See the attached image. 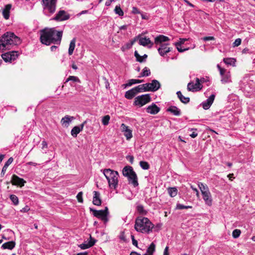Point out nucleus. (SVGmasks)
<instances>
[{
    "label": "nucleus",
    "instance_id": "1",
    "mask_svg": "<svg viewBox=\"0 0 255 255\" xmlns=\"http://www.w3.org/2000/svg\"><path fill=\"white\" fill-rule=\"evenodd\" d=\"M63 35V31H57L55 27L45 28L40 31V41L42 44L60 45Z\"/></svg>",
    "mask_w": 255,
    "mask_h": 255
},
{
    "label": "nucleus",
    "instance_id": "2",
    "mask_svg": "<svg viewBox=\"0 0 255 255\" xmlns=\"http://www.w3.org/2000/svg\"><path fill=\"white\" fill-rule=\"evenodd\" d=\"M154 227V225L146 217L139 216L135 219L134 228L137 232L149 234Z\"/></svg>",
    "mask_w": 255,
    "mask_h": 255
},
{
    "label": "nucleus",
    "instance_id": "3",
    "mask_svg": "<svg viewBox=\"0 0 255 255\" xmlns=\"http://www.w3.org/2000/svg\"><path fill=\"white\" fill-rule=\"evenodd\" d=\"M20 43V38L13 33L7 32L0 37V50L10 49L13 46Z\"/></svg>",
    "mask_w": 255,
    "mask_h": 255
},
{
    "label": "nucleus",
    "instance_id": "4",
    "mask_svg": "<svg viewBox=\"0 0 255 255\" xmlns=\"http://www.w3.org/2000/svg\"><path fill=\"white\" fill-rule=\"evenodd\" d=\"M106 178L111 189H116L118 186L119 174L118 171L110 168L101 170Z\"/></svg>",
    "mask_w": 255,
    "mask_h": 255
},
{
    "label": "nucleus",
    "instance_id": "5",
    "mask_svg": "<svg viewBox=\"0 0 255 255\" xmlns=\"http://www.w3.org/2000/svg\"><path fill=\"white\" fill-rule=\"evenodd\" d=\"M123 174L128 178L129 183L132 184L134 187L138 185L136 174L131 166H125L123 169Z\"/></svg>",
    "mask_w": 255,
    "mask_h": 255
},
{
    "label": "nucleus",
    "instance_id": "6",
    "mask_svg": "<svg viewBox=\"0 0 255 255\" xmlns=\"http://www.w3.org/2000/svg\"><path fill=\"white\" fill-rule=\"evenodd\" d=\"M57 1V0H42L43 12L45 15L50 16L55 11Z\"/></svg>",
    "mask_w": 255,
    "mask_h": 255
},
{
    "label": "nucleus",
    "instance_id": "7",
    "mask_svg": "<svg viewBox=\"0 0 255 255\" xmlns=\"http://www.w3.org/2000/svg\"><path fill=\"white\" fill-rule=\"evenodd\" d=\"M90 211L93 212V215L101 219L105 223L108 221V216L109 215L108 208L106 207L104 210H97L90 208Z\"/></svg>",
    "mask_w": 255,
    "mask_h": 255
},
{
    "label": "nucleus",
    "instance_id": "8",
    "mask_svg": "<svg viewBox=\"0 0 255 255\" xmlns=\"http://www.w3.org/2000/svg\"><path fill=\"white\" fill-rule=\"evenodd\" d=\"M151 101V97L148 94H144L136 97L134 99L133 105L138 107H141Z\"/></svg>",
    "mask_w": 255,
    "mask_h": 255
},
{
    "label": "nucleus",
    "instance_id": "9",
    "mask_svg": "<svg viewBox=\"0 0 255 255\" xmlns=\"http://www.w3.org/2000/svg\"><path fill=\"white\" fill-rule=\"evenodd\" d=\"M217 68L221 76V81L222 83L226 84L231 82L232 80L230 71L221 68L219 64L217 65Z\"/></svg>",
    "mask_w": 255,
    "mask_h": 255
},
{
    "label": "nucleus",
    "instance_id": "10",
    "mask_svg": "<svg viewBox=\"0 0 255 255\" xmlns=\"http://www.w3.org/2000/svg\"><path fill=\"white\" fill-rule=\"evenodd\" d=\"M70 18V15L64 10H59L56 14L55 16L52 18L53 20L61 21L68 19Z\"/></svg>",
    "mask_w": 255,
    "mask_h": 255
},
{
    "label": "nucleus",
    "instance_id": "11",
    "mask_svg": "<svg viewBox=\"0 0 255 255\" xmlns=\"http://www.w3.org/2000/svg\"><path fill=\"white\" fill-rule=\"evenodd\" d=\"M121 129L127 140H129L132 137V130L125 124H122Z\"/></svg>",
    "mask_w": 255,
    "mask_h": 255
},
{
    "label": "nucleus",
    "instance_id": "12",
    "mask_svg": "<svg viewBox=\"0 0 255 255\" xmlns=\"http://www.w3.org/2000/svg\"><path fill=\"white\" fill-rule=\"evenodd\" d=\"M11 183L13 185L22 187L26 183V181H25L23 179L20 178L16 175L13 174L11 177Z\"/></svg>",
    "mask_w": 255,
    "mask_h": 255
},
{
    "label": "nucleus",
    "instance_id": "13",
    "mask_svg": "<svg viewBox=\"0 0 255 255\" xmlns=\"http://www.w3.org/2000/svg\"><path fill=\"white\" fill-rule=\"evenodd\" d=\"M169 44L168 43L161 44L159 45L157 50L160 56L164 57L167 53L171 51V48L167 46Z\"/></svg>",
    "mask_w": 255,
    "mask_h": 255
},
{
    "label": "nucleus",
    "instance_id": "14",
    "mask_svg": "<svg viewBox=\"0 0 255 255\" xmlns=\"http://www.w3.org/2000/svg\"><path fill=\"white\" fill-rule=\"evenodd\" d=\"M146 84L149 91L155 92L160 88V84L156 80H153L151 83Z\"/></svg>",
    "mask_w": 255,
    "mask_h": 255
},
{
    "label": "nucleus",
    "instance_id": "15",
    "mask_svg": "<svg viewBox=\"0 0 255 255\" xmlns=\"http://www.w3.org/2000/svg\"><path fill=\"white\" fill-rule=\"evenodd\" d=\"M138 43L139 45L143 46H147L150 48L153 45V43L150 40L149 38L146 37H140L139 39Z\"/></svg>",
    "mask_w": 255,
    "mask_h": 255
},
{
    "label": "nucleus",
    "instance_id": "16",
    "mask_svg": "<svg viewBox=\"0 0 255 255\" xmlns=\"http://www.w3.org/2000/svg\"><path fill=\"white\" fill-rule=\"evenodd\" d=\"M215 97V95L212 94L205 101L202 103L201 105L204 110H208L210 108L214 101Z\"/></svg>",
    "mask_w": 255,
    "mask_h": 255
},
{
    "label": "nucleus",
    "instance_id": "17",
    "mask_svg": "<svg viewBox=\"0 0 255 255\" xmlns=\"http://www.w3.org/2000/svg\"><path fill=\"white\" fill-rule=\"evenodd\" d=\"M202 195L206 205L211 206L212 205L213 200L210 191L207 192H204L202 194Z\"/></svg>",
    "mask_w": 255,
    "mask_h": 255
},
{
    "label": "nucleus",
    "instance_id": "18",
    "mask_svg": "<svg viewBox=\"0 0 255 255\" xmlns=\"http://www.w3.org/2000/svg\"><path fill=\"white\" fill-rule=\"evenodd\" d=\"M160 108L155 105L154 103H152L151 105L148 106L146 108V112L152 115L157 114L160 111Z\"/></svg>",
    "mask_w": 255,
    "mask_h": 255
},
{
    "label": "nucleus",
    "instance_id": "19",
    "mask_svg": "<svg viewBox=\"0 0 255 255\" xmlns=\"http://www.w3.org/2000/svg\"><path fill=\"white\" fill-rule=\"evenodd\" d=\"M169 40L168 37L163 35H159L156 36L154 39V43L156 45H160L163 44V42Z\"/></svg>",
    "mask_w": 255,
    "mask_h": 255
},
{
    "label": "nucleus",
    "instance_id": "20",
    "mask_svg": "<svg viewBox=\"0 0 255 255\" xmlns=\"http://www.w3.org/2000/svg\"><path fill=\"white\" fill-rule=\"evenodd\" d=\"M137 94L138 92L135 87H134L131 89L126 92L125 97L128 100H131Z\"/></svg>",
    "mask_w": 255,
    "mask_h": 255
},
{
    "label": "nucleus",
    "instance_id": "21",
    "mask_svg": "<svg viewBox=\"0 0 255 255\" xmlns=\"http://www.w3.org/2000/svg\"><path fill=\"white\" fill-rule=\"evenodd\" d=\"M93 196V203L96 206H100L101 204V200L100 199V193L98 191H94Z\"/></svg>",
    "mask_w": 255,
    "mask_h": 255
},
{
    "label": "nucleus",
    "instance_id": "22",
    "mask_svg": "<svg viewBox=\"0 0 255 255\" xmlns=\"http://www.w3.org/2000/svg\"><path fill=\"white\" fill-rule=\"evenodd\" d=\"M83 129V125L79 126L74 127L71 131V135L74 137H77L78 133H79Z\"/></svg>",
    "mask_w": 255,
    "mask_h": 255
},
{
    "label": "nucleus",
    "instance_id": "23",
    "mask_svg": "<svg viewBox=\"0 0 255 255\" xmlns=\"http://www.w3.org/2000/svg\"><path fill=\"white\" fill-rule=\"evenodd\" d=\"M11 8L10 4H6L2 10V15L5 19H8L9 17L10 10Z\"/></svg>",
    "mask_w": 255,
    "mask_h": 255
},
{
    "label": "nucleus",
    "instance_id": "24",
    "mask_svg": "<svg viewBox=\"0 0 255 255\" xmlns=\"http://www.w3.org/2000/svg\"><path fill=\"white\" fill-rule=\"evenodd\" d=\"M74 119V118L73 117L66 115L62 119L61 123L63 126L67 127L69 126V123Z\"/></svg>",
    "mask_w": 255,
    "mask_h": 255
},
{
    "label": "nucleus",
    "instance_id": "25",
    "mask_svg": "<svg viewBox=\"0 0 255 255\" xmlns=\"http://www.w3.org/2000/svg\"><path fill=\"white\" fill-rule=\"evenodd\" d=\"M137 39V37H135L133 39L131 40L129 42L127 43L124 45L122 46L121 47V50L122 51L124 52L126 50L131 48L133 45V44L136 41Z\"/></svg>",
    "mask_w": 255,
    "mask_h": 255
},
{
    "label": "nucleus",
    "instance_id": "26",
    "mask_svg": "<svg viewBox=\"0 0 255 255\" xmlns=\"http://www.w3.org/2000/svg\"><path fill=\"white\" fill-rule=\"evenodd\" d=\"M167 111L170 112L174 116H178L181 115L180 110L176 106H170L167 109Z\"/></svg>",
    "mask_w": 255,
    "mask_h": 255
},
{
    "label": "nucleus",
    "instance_id": "27",
    "mask_svg": "<svg viewBox=\"0 0 255 255\" xmlns=\"http://www.w3.org/2000/svg\"><path fill=\"white\" fill-rule=\"evenodd\" d=\"M15 246V243L14 241H9L3 244L1 248L3 249H8L11 250Z\"/></svg>",
    "mask_w": 255,
    "mask_h": 255
},
{
    "label": "nucleus",
    "instance_id": "28",
    "mask_svg": "<svg viewBox=\"0 0 255 255\" xmlns=\"http://www.w3.org/2000/svg\"><path fill=\"white\" fill-rule=\"evenodd\" d=\"M13 159L12 157H10L7 161L5 163L4 166H3L1 172L0 173L1 177H3L5 173L7 170L8 166L12 162Z\"/></svg>",
    "mask_w": 255,
    "mask_h": 255
},
{
    "label": "nucleus",
    "instance_id": "29",
    "mask_svg": "<svg viewBox=\"0 0 255 255\" xmlns=\"http://www.w3.org/2000/svg\"><path fill=\"white\" fill-rule=\"evenodd\" d=\"M176 94L178 98L182 103L184 104H187L190 102V98L189 97H184L180 91L177 92Z\"/></svg>",
    "mask_w": 255,
    "mask_h": 255
},
{
    "label": "nucleus",
    "instance_id": "30",
    "mask_svg": "<svg viewBox=\"0 0 255 255\" xmlns=\"http://www.w3.org/2000/svg\"><path fill=\"white\" fill-rule=\"evenodd\" d=\"M147 84H144L139 85L136 87H135L138 93L143 92L149 91L148 87L146 86Z\"/></svg>",
    "mask_w": 255,
    "mask_h": 255
},
{
    "label": "nucleus",
    "instance_id": "31",
    "mask_svg": "<svg viewBox=\"0 0 255 255\" xmlns=\"http://www.w3.org/2000/svg\"><path fill=\"white\" fill-rule=\"evenodd\" d=\"M142 82H143V80L132 79L129 80L128 83H127L126 84H124L123 86H124L125 88H126L127 87L131 86L132 85L135 84L141 83Z\"/></svg>",
    "mask_w": 255,
    "mask_h": 255
},
{
    "label": "nucleus",
    "instance_id": "32",
    "mask_svg": "<svg viewBox=\"0 0 255 255\" xmlns=\"http://www.w3.org/2000/svg\"><path fill=\"white\" fill-rule=\"evenodd\" d=\"M76 38H74L70 43L69 47L68 49V54L69 55H71L74 50L75 47Z\"/></svg>",
    "mask_w": 255,
    "mask_h": 255
},
{
    "label": "nucleus",
    "instance_id": "33",
    "mask_svg": "<svg viewBox=\"0 0 255 255\" xmlns=\"http://www.w3.org/2000/svg\"><path fill=\"white\" fill-rule=\"evenodd\" d=\"M198 186L201 192V194L203 193L204 192H207L209 191L208 186L203 183L198 182Z\"/></svg>",
    "mask_w": 255,
    "mask_h": 255
},
{
    "label": "nucleus",
    "instance_id": "34",
    "mask_svg": "<svg viewBox=\"0 0 255 255\" xmlns=\"http://www.w3.org/2000/svg\"><path fill=\"white\" fill-rule=\"evenodd\" d=\"M168 193L170 197H175L178 192L177 189L176 187H169L167 189Z\"/></svg>",
    "mask_w": 255,
    "mask_h": 255
},
{
    "label": "nucleus",
    "instance_id": "35",
    "mask_svg": "<svg viewBox=\"0 0 255 255\" xmlns=\"http://www.w3.org/2000/svg\"><path fill=\"white\" fill-rule=\"evenodd\" d=\"M155 251V244L152 242L148 247L146 253L149 255H153Z\"/></svg>",
    "mask_w": 255,
    "mask_h": 255
},
{
    "label": "nucleus",
    "instance_id": "36",
    "mask_svg": "<svg viewBox=\"0 0 255 255\" xmlns=\"http://www.w3.org/2000/svg\"><path fill=\"white\" fill-rule=\"evenodd\" d=\"M150 69L147 67H145L142 70V72L141 73L140 75L138 77L140 78L142 77H147L150 75Z\"/></svg>",
    "mask_w": 255,
    "mask_h": 255
},
{
    "label": "nucleus",
    "instance_id": "37",
    "mask_svg": "<svg viewBox=\"0 0 255 255\" xmlns=\"http://www.w3.org/2000/svg\"><path fill=\"white\" fill-rule=\"evenodd\" d=\"M11 54L9 52L5 53L1 55V57L3 60L6 62H11Z\"/></svg>",
    "mask_w": 255,
    "mask_h": 255
},
{
    "label": "nucleus",
    "instance_id": "38",
    "mask_svg": "<svg viewBox=\"0 0 255 255\" xmlns=\"http://www.w3.org/2000/svg\"><path fill=\"white\" fill-rule=\"evenodd\" d=\"M187 90L189 91L195 92L198 91L196 86H195V84L193 82H189L187 85Z\"/></svg>",
    "mask_w": 255,
    "mask_h": 255
},
{
    "label": "nucleus",
    "instance_id": "39",
    "mask_svg": "<svg viewBox=\"0 0 255 255\" xmlns=\"http://www.w3.org/2000/svg\"><path fill=\"white\" fill-rule=\"evenodd\" d=\"M114 12H115L116 14L119 15L120 16H123L124 14V11L121 8L120 5H117L116 6L114 9Z\"/></svg>",
    "mask_w": 255,
    "mask_h": 255
},
{
    "label": "nucleus",
    "instance_id": "40",
    "mask_svg": "<svg viewBox=\"0 0 255 255\" xmlns=\"http://www.w3.org/2000/svg\"><path fill=\"white\" fill-rule=\"evenodd\" d=\"M192 206H185L180 203H177L175 207V209L176 210H182V209H191Z\"/></svg>",
    "mask_w": 255,
    "mask_h": 255
},
{
    "label": "nucleus",
    "instance_id": "41",
    "mask_svg": "<svg viewBox=\"0 0 255 255\" xmlns=\"http://www.w3.org/2000/svg\"><path fill=\"white\" fill-rule=\"evenodd\" d=\"M223 61L227 65L235 64L236 60L233 58H224Z\"/></svg>",
    "mask_w": 255,
    "mask_h": 255
},
{
    "label": "nucleus",
    "instance_id": "42",
    "mask_svg": "<svg viewBox=\"0 0 255 255\" xmlns=\"http://www.w3.org/2000/svg\"><path fill=\"white\" fill-rule=\"evenodd\" d=\"M94 245V243L91 242L90 243H87V244H85V243L82 244L79 246V247L81 249L85 250V249H88V248L93 246Z\"/></svg>",
    "mask_w": 255,
    "mask_h": 255
},
{
    "label": "nucleus",
    "instance_id": "43",
    "mask_svg": "<svg viewBox=\"0 0 255 255\" xmlns=\"http://www.w3.org/2000/svg\"><path fill=\"white\" fill-rule=\"evenodd\" d=\"M70 81H72L74 82L80 83V79L76 76H70L66 80L65 82H68Z\"/></svg>",
    "mask_w": 255,
    "mask_h": 255
},
{
    "label": "nucleus",
    "instance_id": "44",
    "mask_svg": "<svg viewBox=\"0 0 255 255\" xmlns=\"http://www.w3.org/2000/svg\"><path fill=\"white\" fill-rule=\"evenodd\" d=\"M139 165H140V167L143 169L147 170L149 168V165L146 161H140Z\"/></svg>",
    "mask_w": 255,
    "mask_h": 255
},
{
    "label": "nucleus",
    "instance_id": "45",
    "mask_svg": "<svg viewBox=\"0 0 255 255\" xmlns=\"http://www.w3.org/2000/svg\"><path fill=\"white\" fill-rule=\"evenodd\" d=\"M10 199L14 205H17L18 204V199L17 197L15 195H11L10 196Z\"/></svg>",
    "mask_w": 255,
    "mask_h": 255
},
{
    "label": "nucleus",
    "instance_id": "46",
    "mask_svg": "<svg viewBox=\"0 0 255 255\" xmlns=\"http://www.w3.org/2000/svg\"><path fill=\"white\" fill-rule=\"evenodd\" d=\"M110 119V117L109 115H106V116H104L102 120V124L104 126L108 125L109 123Z\"/></svg>",
    "mask_w": 255,
    "mask_h": 255
},
{
    "label": "nucleus",
    "instance_id": "47",
    "mask_svg": "<svg viewBox=\"0 0 255 255\" xmlns=\"http://www.w3.org/2000/svg\"><path fill=\"white\" fill-rule=\"evenodd\" d=\"M134 55V56L136 58V60L137 61H138L139 62H140V63L144 62V59H143V58H142V56H141L138 54V53L137 52V51H135Z\"/></svg>",
    "mask_w": 255,
    "mask_h": 255
},
{
    "label": "nucleus",
    "instance_id": "48",
    "mask_svg": "<svg viewBox=\"0 0 255 255\" xmlns=\"http://www.w3.org/2000/svg\"><path fill=\"white\" fill-rule=\"evenodd\" d=\"M241 234V232L239 229H235L233 231L232 236L235 239L239 238Z\"/></svg>",
    "mask_w": 255,
    "mask_h": 255
},
{
    "label": "nucleus",
    "instance_id": "49",
    "mask_svg": "<svg viewBox=\"0 0 255 255\" xmlns=\"http://www.w3.org/2000/svg\"><path fill=\"white\" fill-rule=\"evenodd\" d=\"M9 53H10L11 54L10 58H11V62L14 61V60H15L16 58L18 56V54H17V51H12L9 52Z\"/></svg>",
    "mask_w": 255,
    "mask_h": 255
},
{
    "label": "nucleus",
    "instance_id": "50",
    "mask_svg": "<svg viewBox=\"0 0 255 255\" xmlns=\"http://www.w3.org/2000/svg\"><path fill=\"white\" fill-rule=\"evenodd\" d=\"M137 211L140 214H145L146 212L144 210L143 206L141 205H139L137 206Z\"/></svg>",
    "mask_w": 255,
    "mask_h": 255
},
{
    "label": "nucleus",
    "instance_id": "51",
    "mask_svg": "<svg viewBox=\"0 0 255 255\" xmlns=\"http://www.w3.org/2000/svg\"><path fill=\"white\" fill-rule=\"evenodd\" d=\"M195 86L198 90H201L202 88L201 84L200 83V80L198 78H196V83L195 84Z\"/></svg>",
    "mask_w": 255,
    "mask_h": 255
},
{
    "label": "nucleus",
    "instance_id": "52",
    "mask_svg": "<svg viewBox=\"0 0 255 255\" xmlns=\"http://www.w3.org/2000/svg\"><path fill=\"white\" fill-rule=\"evenodd\" d=\"M82 195H83L82 192H79L78 193V194L76 196L78 202H80V203H83V198H82Z\"/></svg>",
    "mask_w": 255,
    "mask_h": 255
},
{
    "label": "nucleus",
    "instance_id": "53",
    "mask_svg": "<svg viewBox=\"0 0 255 255\" xmlns=\"http://www.w3.org/2000/svg\"><path fill=\"white\" fill-rule=\"evenodd\" d=\"M176 47V48L177 49V50L179 52H184L185 51H187L188 50L189 48H182V47H181V45H178V44H176L175 45Z\"/></svg>",
    "mask_w": 255,
    "mask_h": 255
},
{
    "label": "nucleus",
    "instance_id": "54",
    "mask_svg": "<svg viewBox=\"0 0 255 255\" xmlns=\"http://www.w3.org/2000/svg\"><path fill=\"white\" fill-rule=\"evenodd\" d=\"M242 40L241 38H237L234 42L233 45L234 47L239 46L241 44Z\"/></svg>",
    "mask_w": 255,
    "mask_h": 255
},
{
    "label": "nucleus",
    "instance_id": "55",
    "mask_svg": "<svg viewBox=\"0 0 255 255\" xmlns=\"http://www.w3.org/2000/svg\"><path fill=\"white\" fill-rule=\"evenodd\" d=\"M187 40L186 38H180L179 41L175 43V45L178 44V45H181L183 44Z\"/></svg>",
    "mask_w": 255,
    "mask_h": 255
},
{
    "label": "nucleus",
    "instance_id": "56",
    "mask_svg": "<svg viewBox=\"0 0 255 255\" xmlns=\"http://www.w3.org/2000/svg\"><path fill=\"white\" fill-rule=\"evenodd\" d=\"M203 40L204 41H207L208 40H215V38L213 36H206L203 38Z\"/></svg>",
    "mask_w": 255,
    "mask_h": 255
},
{
    "label": "nucleus",
    "instance_id": "57",
    "mask_svg": "<svg viewBox=\"0 0 255 255\" xmlns=\"http://www.w3.org/2000/svg\"><path fill=\"white\" fill-rule=\"evenodd\" d=\"M131 239L132 240V243L134 246L137 247V241L134 239L133 235H131Z\"/></svg>",
    "mask_w": 255,
    "mask_h": 255
},
{
    "label": "nucleus",
    "instance_id": "58",
    "mask_svg": "<svg viewBox=\"0 0 255 255\" xmlns=\"http://www.w3.org/2000/svg\"><path fill=\"white\" fill-rule=\"evenodd\" d=\"M127 160H128L131 164H132L133 162V156L131 155H128L126 157Z\"/></svg>",
    "mask_w": 255,
    "mask_h": 255
},
{
    "label": "nucleus",
    "instance_id": "59",
    "mask_svg": "<svg viewBox=\"0 0 255 255\" xmlns=\"http://www.w3.org/2000/svg\"><path fill=\"white\" fill-rule=\"evenodd\" d=\"M132 12L134 14H137V13H139L140 11L137 7H133L132 10Z\"/></svg>",
    "mask_w": 255,
    "mask_h": 255
},
{
    "label": "nucleus",
    "instance_id": "60",
    "mask_svg": "<svg viewBox=\"0 0 255 255\" xmlns=\"http://www.w3.org/2000/svg\"><path fill=\"white\" fill-rule=\"evenodd\" d=\"M190 187H191V188L193 191H195V192H196V196H197V197H198V196H199V191H198V190H197V189L196 188L194 187L193 186V185H191V186H190Z\"/></svg>",
    "mask_w": 255,
    "mask_h": 255
},
{
    "label": "nucleus",
    "instance_id": "61",
    "mask_svg": "<svg viewBox=\"0 0 255 255\" xmlns=\"http://www.w3.org/2000/svg\"><path fill=\"white\" fill-rule=\"evenodd\" d=\"M29 210V208L28 206H25V207L23 208L20 211L21 212L25 213L27 212Z\"/></svg>",
    "mask_w": 255,
    "mask_h": 255
},
{
    "label": "nucleus",
    "instance_id": "62",
    "mask_svg": "<svg viewBox=\"0 0 255 255\" xmlns=\"http://www.w3.org/2000/svg\"><path fill=\"white\" fill-rule=\"evenodd\" d=\"M41 144H42V149H44L45 148H47V143L46 142V141H45V140L42 141Z\"/></svg>",
    "mask_w": 255,
    "mask_h": 255
},
{
    "label": "nucleus",
    "instance_id": "63",
    "mask_svg": "<svg viewBox=\"0 0 255 255\" xmlns=\"http://www.w3.org/2000/svg\"><path fill=\"white\" fill-rule=\"evenodd\" d=\"M113 1H114V0H107L105 3V5L106 6H110L112 2H113Z\"/></svg>",
    "mask_w": 255,
    "mask_h": 255
},
{
    "label": "nucleus",
    "instance_id": "64",
    "mask_svg": "<svg viewBox=\"0 0 255 255\" xmlns=\"http://www.w3.org/2000/svg\"><path fill=\"white\" fill-rule=\"evenodd\" d=\"M198 135V133L195 132V131H193L192 133H191L190 134V136L192 137V138H195Z\"/></svg>",
    "mask_w": 255,
    "mask_h": 255
}]
</instances>
